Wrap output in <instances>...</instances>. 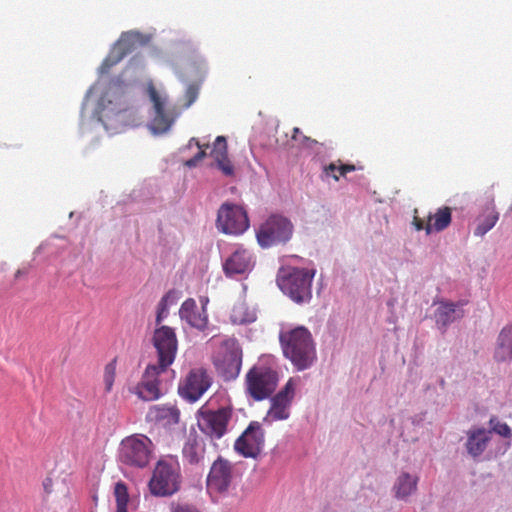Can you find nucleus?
<instances>
[{
    "instance_id": "obj_1",
    "label": "nucleus",
    "mask_w": 512,
    "mask_h": 512,
    "mask_svg": "<svg viewBox=\"0 0 512 512\" xmlns=\"http://www.w3.org/2000/svg\"><path fill=\"white\" fill-rule=\"evenodd\" d=\"M279 339L284 356L292 362L297 370H305L313 364L316 359V349L312 335L307 328L299 326L281 332Z\"/></svg>"
},
{
    "instance_id": "obj_2",
    "label": "nucleus",
    "mask_w": 512,
    "mask_h": 512,
    "mask_svg": "<svg viewBox=\"0 0 512 512\" xmlns=\"http://www.w3.org/2000/svg\"><path fill=\"white\" fill-rule=\"evenodd\" d=\"M182 482L181 469L173 457L160 459L149 481V490L157 497H168L180 490Z\"/></svg>"
},
{
    "instance_id": "obj_3",
    "label": "nucleus",
    "mask_w": 512,
    "mask_h": 512,
    "mask_svg": "<svg viewBox=\"0 0 512 512\" xmlns=\"http://www.w3.org/2000/svg\"><path fill=\"white\" fill-rule=\"evenodd\" d=\"M279 382L278 372L269 365L255 364L245 376V391L255 401L269 398Z\"/></svg>"
},
{
    "instance_id": "obj_4",
    "label": "nucleus",
    "mask_w": 512,
    "mask_h": 512,
    "mask_svg": "<svg viewBox=\"0 0 512 512\" xmlns=\"http://www.w3.org/2000/svg\"><path fill=\"white\" fill-rule=\"evenodd\" d=\"M154 452L151 439L144 434H133L124 438L119 447L121 463L135 468H145Z\"/></svg>"
},
{
    "instance_id": "obj_5",
    "label": "nucleus",
    "mask_w": 512,
    "mask_h": 512,
    "mask_svg": "<svg viewBox=\"0 0 512 512\" xmlns=\"http://www.w3.org/2000/svg\"><path fill=\"white\" fill-rule=\"evenodd\" d=\"M213 364L224 381L235 380L242 366V349L234 338L221 342L213 356Z\"/></svg>"
},
{
    "instance_id": "obj_6",
    "label": "nucleus",
    "mask_w": 512,
    "mask_h": 512,
    "mask_svg": "<svg viewBox=\"0 0 512 512\" xmlns=\"http://www.w3.org/2000/svg\"><path fill=\"white\" fill-rule=\"evenodd\" d=\"M314 270L290 268L278 279L280 289L296 303L309 301L312 297Z\"/></svg>"
},
{
    "instance_id": "obj_7",
    "label": "nucleus",
    "mask_w": 512,
    "mask_h": 512,
    "mask_svg": "<svg viewBox=\"0 0 512 512\" xmlns=\"http://www.w3.org/2000/svg\"><path fill=\"white\" fill-rule=\"evenodd\" d=\"M294 226L290 219L280 214L270 215L257 229L256 238L262 248L287 243L293 235Z\"/></svg>"
},
{
    "instance_id": "obj_8",
    "label": "nucleus",
    "mask_w": 512,
    "mask_h": 512,
    "mask_svg": "<svg viewBox=\"0 0 512 512\" xmlns=\"http://www.w3.org/2000/svg\"><path fill=\"white\" fill-rule=\"evenodd\" d=\"M147 94L154 110V115L149 123V129L155 135L164 134L170 130L177 115L173 109L166 107V95L160 94L152 82H149L147 85Z\"/></svg>"
},
{
    "instance_id": "obj_9",
    "label": "nucleus",
    "mask_w": 512,
    "mask_h": 512,
    "mask_svg": "<svg viewBox=\"0 0 512 512\" xmlns=\"http://www.w3.org/2000/svg\"><path fill=\"white\" fill-rule=\"evenodd\" d=\"M169 367H162L161 364H149L144 370L141 380L129 388L130 393L137 395L143 401H155L162 396L161 374Z\"/></svg>"
},
{
    "instance_id": "obj_10",
    "label": "nucleus",
    "mask_w": 512,
    "mask_h": 512,
    "mask_svg": "<svg viewBox=\"0 0 512 512\" xmlns=\"http://www.w3.org/2000/svg\"><path fill=\"white\" fill-rule=\"evenodd\" d=\"M232 417V410L227 407L215 411L202 407L198 411L199 429L211 439L222 438Z\"/></svg>"
},
{
    "instance_id": "obj_11",
    "label": "nucleus",
    "mask_w": 512,
    "mask_h": 512,
    "mask_svg": "<svg viewBox=\"0 0 512 512\" xmlns=\"http://www.w3.org/2000/svg\"><path fill=\"white\" fill-rule=\"evenodd\" d=\"M217 227L226 234H242L249 227L246 211L236 204H222L217 214Z\"/></svg>"
},
{
    "instance_id": "obj_12",
    "label": "nucleus",
    "mask_w": 512,
    "mask_h": 512,
    "mask_svg": "<svg viewBox=\"0 0 512 512\" xmlns=\"http://www.w3.org/2000/svg\"><path fill=\"white\" fill-rule=\"evenodd\" d=\"M152 342L157 352V364L169 367L174 362L178 349L174 330L165 325L155 329Z\"/></svg>"
},
{
    "instance_id": "obj_13",
    "label": "nucleus",
    "mask_w": 512,
    "mask_h": 512,
    "mask_svg": "<svg viewBox=\"0 0 512 512\" xmlns=\"http://www.w3.org/2000/svg\"><path fill=\"white\" fill-rule=\"evenodd\" d=\"M234 480L233 464L219 456L211 465L207 476V490L210 493L228 492Z\"/></svg>"
},
{
    "instance_id": "obj_14",
    "label": "nucleus",
    "mask_w": 512,
    "mask_h": 512,
    "mask_svg": "<svg viewBox=\"0 0 512 512\" xmlns=\"http://www.w3.org/2000/svg\"><path fill=\"white\" fill-rule=\"evenodd\" d=\"M212 377L202 367L193 368L179 385L180 395L190 402L197 401L211 386Z\"/></svg>"
},
{
    "instance_id": "obj_15",
    "label": "nucleus",
    "mask_w": 512,
    "mask_h": 512,
    "mask_svg": "<svg viewBox=\"0 0 512 512\" xmlns=\"http://www.w3.org/2000/svg\"><path fill=\"white\" fill-rule=\"evenodd\" d=\"M264 445V431L260 423L253 421L237 438L234 449L245 458H257Z\"/></svg>"
},
{
    "instance_id": "obj_16",
    "label": "nucleus",
    "mask_w": 512,
    "mask_h": 512,
    "mask_svg": "<svg viewBox=\"0 0 512 512\" xmlns=\"http://www.w3.org/2000/svg\"><path fill=\"white\" fill-rule=\"evenodd\" d=\"M295 394V382L290 378L285 386L271 398V406L267 413V418L273 421L286 420L289 415V408Z\"/></svg>"
},
{
    "instance_id": "obj_17",
    "label": "nucleus",
    "mask_w": 512,
    "mask_h": 512,
    "mask_svg": "<svg viewBox=\"0 0 512 512\" xmlns=\"http://www.w3.org/2000/svg\"><path fill=\"white\" fill-rule=\"evenodd\" d=\"M136 37L133 33H123L119 40L113 45L109 54L103 60L100 66L102 74L109 73L110 69L117 65L130 54L135 48Z\"/></svg>"
},
{
    "instance_id": "obj_18",
    "label": "nucleus",
    "mask_w": 512,
    "mask_h": 512,
    "mask_svg": "<svg viewBox=\"0 0 512 512\" xmlns=\"http://www.w3.org/2000/svg\"><path fill=\"white\" fill-rule=\"evenodd\" d=\"M255 265V257L246 248L238 247L224 262L223 270L227 276L250 272Z\"/></svg>"
},
{
    "instance_id": "obj_19",
    "label": "nucleus",
    "mask_w": 512,
    "mask_h": 512,
    "mask_svg": "<svg viewBox=\"0 0 512 512\" xmlns=\"http://www.w3.org/2000/svg\"><path fill=\"white\" fill-rule=\"evenodd\" d=\"M180 420V411L175 405L162 404L151 406L146 414L148 423L171 426L178 424Z\"/></svg>"
},
{
    "instance_id": "obj_20",
    "label": "nucleus",
    "mask_w": 512,
    "mask_h": 512,
    "mask_svg": "<svg viewBox=\"0 0 512 512\" xmlns=\"http://www.w3.org/2000/svg\"><path fill=\"white\" fill-rule=\"evenodd\" d=\"M466 303V301H459L458 303L449 301L440 302L435 312L437 325L445 329L454 321L461 319L464 316V310L461 309V307L466 305Z\"/></svg>"
},
{
    "instance_id": "obj_21",
    "label": "nucleus",
    "mask_w": 512,
    "mask_h": 512,
    "mask_svg": "<svg viewBox=\"0 0 512 512\" xmlns=\"http://www.w3.org/2000/svg\"><path fill=\"white\" fill-rule=\"evenodd\" d=\"M104 116L111 114H119L128 109L129 99L120 88H109L105 95L101 98Z\"/></svg>"
},
{
    "instance_id": "obj_22",
    "label": "nucleus",
    "mask_w": 512,
    "mask_h": 512,
    "mask_svg": "<svg viewBox=\"0 0 512 512\" xmlns=\"http://www.w3.org/2000/svg\"><path fill=\"white\" fill-rule=\"evenodd\" d=\"M467 436L466 449L471 456L477 457L487 448L491 440V431L484 428H476L469 430Z\"/></svg>"
},
{
    "instance_id": "obj_23",
    "label": "nucleus",
    "mask_w": 512,
    "mask_h": 512,
    "mask_svg": "<svg viewBox=\"0 0 512 512\" xmlns=\"http://www.w3.org/2000/svg\"><path fill=\"white\" fill-rule=\"evenodd\" d=\"M179 315L182 320H185L190 326L199 330L205 329L207 325V316L198 311L197 304L192 298L182 303Z\"/></svg>"
},
{
    "instance_id": "obj_24",
    "label": "nucleus",
    "mask_w": 512,
    "mask_h": 512,
    "mask_svg": "<svg viewBox=\"0 0 512 512\" xmlns=\"http://www.w3.org/2000/svg\"><path fill=\"white\" fill-rule=\"evenodd\" d=\"M494 358L498 362L512 361V324L504 326L500 331Z\"/></svg>"
},
{
    "instance_id": "obj_25",
    "label": "nucleus",
    "mask_w": 512,
    "mask_h": 512,
    "mask_svg": "<svg viewBox=\"0 0 512 512\" xmlns=\"http://www.w3.org/2000/svg\"><path fill=\"white\" fill-rule=\"evenodd\" d=\"M183 458L190 464H198L204 459L205 443L197 435H189L183 450Z\"/></svg>"
},
{
    "instance_id": "obj_26",
    "label": "nucleus",
    "mask_w": 512,
    "mask_h": 512,
    "mask_svg": "<svg viewBox=\"0 0 512 512\" xmlns=\"http://www.w3.org/2000/svg\"><path fill=\"white\" fill-rule=\"evenodd\" d=\"M452 221V211L450 207H441L433 215L428 216L425 231L430 234L432 231L440 232L446 229Z\"/></svg>"
},
{
    "instance_id": "obj_27",
    "label": "nucleus",
    "mask_w": 512,
    "mask_h": 512,
    "mask_svg": "<svg viewBox=\"0 0 512 512\" xmlns=\"http://www.w3.org/2000/svg\"><path fill=\"white\" fill-rule=\"evenodd\" d=\"M499 220V213L494 206L486 207L483 212L476 218V228L474 235L482 237L490 231Z\"/></svg>"
},
{
    "instance_id": "obj_28",
    "label": "nucleus",
    "mask_w": 512,
    "mask_h": 512,
    "mask_svg": "<svg viewBox=\"0 0 512 512\" xmlns=\"http://www.w3.org/2000/svg\"><path fill=\"white\" fill-rule=\"evenodd\" d=\"M418 478L403 472L397 478L394 490L396 497L404 499L414 493L417 489Z\"/></svg>"
},
{
    "instance_id": "obj_29",
    "label": "nucleus",
    "mask_w": 512,
    "mask_h": 512,
    "mask_svg": "<svg viewBox=\"0 0 512 512\" xmlns=\"http://www.w3.org/2000/svg\"><path fill=\"white\" fill-rule=\"evenodd\" d=\"M114 495L116 499V512H127V504L129 501L128 489L124 482H117L114 487Z\"/></svg>"
},
{
    "instance_id": "obj_30",
    "label": "nucleus",
    "mask_w": 512,
    "mask_h": 512,
    "mask_svg": "<svg viewBox=\"0 0 512 512\" xmlns=\"http://www.w3.org/2000/svg\"><path fill=\"white\" fill-rule=\"evenodd\" d=\"M193 144L197 146L199 151L194 157L185 162V165L189 168L195 167L206 156V148H208V144L202 145L196 138L189 140L188 147H191Z\"/></svg>"
},
{
    "instance_id": "obj_31",
    "label": "nucleus",
    "mask_w": 512,
    "mask_h": 512,
    "mask_svg": "<svg viewBox=\"0 0 512 512\" xmlns=\"http://www.w3.org/2000/svg\"><path fill=\"white\" fill-rule=\"evenodd\" d=\"M116 377V360H112L106 364L103 374V382L105 385V391L111 392Z\"/></svg>"
},
{
    "instance_id": "obj_32",
    "label": "nucleus",
    "mask_w": 512,
    "mask_h": 512,
    "mask_svg": "<svg viewBox=\"0 0 512 512\" xmlns=\"http://www.w3.org/2000/svg\"><path fill=\"white\" fill-rule=\"evenodd\" d=\"M210 154L214 159L228 155L227 154V141L224 136H218L215 139L214 144H213V149Z\"/></svg>"
},
{
    "instance_id": "obj_33",
    "label": "nucleus",
    "mask_w": 512,
    "mask_h": 512,
    "mask_svg": "<svg viewBox=\"0 0 512 512\" xmlns=\"http://www.w3.org/2000/svg\"><path fill=\"white\" fill-rule=\"evenodd\" d=\"M492 431L497 433L498 435L510 438L512 436V430L506 423H501L496 420L495 417H492L489 421Z\"/></svg>"
},
{
    "instance_id": "obj_34",
    "label": "nucleus",
    "mask_w": 512,
    "mask_h": 512,
    "mask_svg": "<svg viewBox=\"0 0 512 512\" xmlns=\"http://www.w3.org/2000/svg\"><path fill=\"white\" fill-rule=\"evenodd\" d=\"M216 161L217 168L221 170V172L225 176H233L234 175V166L230 159L228 158V155L222 156L220 158L214 159Z\"/></svg>"
},
{
    "instance_id": "obj_35",
    "label": "nucleus",
    "mask_w": 512,
    "mask_h": 512,
    "mask_svg": "<svg viewBox=\"0 0 512 512\" xmlns=\"http://www.w3.org/2000/svg\"><path fill=\"white\" fill-rule=\"evenodd\" d=\"M199 89L196 85H189L185 92L186 106H190L198 97Z\"/></svg>"
},
{
    "instance_id": "obj_36",
    "label": "nucleus",
    "mask_w": 512,
    "mask_h": 512,
    "mask_svg": "<svg viewBox=\"0 0 512 512\" xmlns=\"http://www.w3.org/2000/svg\"><path fill=\"white\" fill-rule=\"evenodd\" d=\"M168 314L166 297L162 298L158 304L156 323L160 324L164 317Z\"/></svg>"
},
{
    "instance_id": "obj_37",
    "label": "nucleus",
    "mask_w": 512,
    "mask_h": 512,
    "mask_svg": "<svg viewBox=\"0 0 512 512\" xmlns=\"http://www.w3.org/2000/svg\"><path fill=\"white\" fill-rule=\"evenodd\" d=\"M339 172V165H336L335 163H330L329 165L324 167V173L327 176H332L334 180H339V175H337L335 172Z\"/></svg>"
},
{
    "instance_id": "obj_38",
    "label": "nucleus",
    "mask_w": 512,
    "mask_h": 512,
    "mask_svg": "<svg viewBox=\"0 0 512 512\" xmlns=\"http://www.w3.org/2000/svg\"><path fill=\"white\" fill-rule=\"evenodd\" d=\"M172 512H200L196 507L190 505H177Z\"/></svg>"
},
{
    "instance_id": "obj_39",
    "label": "nucleus",
    "mask_w": 512,
    "mask_h": 512,
    "mask_svg": "<svg viewBox=\"0 0 512 512\" xmlns=\"http://www.w3.org/2000/svg\"><path fill=\"white\" fill-rule=\"evenodd\" d=\"M355 166L352 164H340L339 165V175L345 176L347 173L355 171Z\"/></svg>"
},
{
    "instance_id": "obj_40",
    "label": "nucleus",
    "mask_w": 512,
    "mask_h": 512,
    "mask_svg": "<svg viewBox=\"0 0 512 512\" xmlns=\"http://www.w3.org/2000/svg\"><path fill=\"white\" fill-rule=\"evenodd\" d=\"M413 224L416 228V230L420 231V230H425V226L426 224H424V221L422 219H420L419 217L415 216L414 219H413Z\"/></svg>"
},
{
    "instance_id": "obj_41",
    "label": "nucleus",
    "mask_w": 512,
    "mask_h": 512,
    "mask_svg": "<svg viewBox=\"0 0 512 512\" xmlns=\"http://www.w3.org/2000/svg\"><path fill=\"white\" fill-rule=\"evenodd\" d=\"M300 133H301L300 129H299V128H297V127H295V128L293 129V135H292V138H293V139H296V138H297V135H298V134H300Z\"/></svg>"
},
{
    "instance_id": "obj_42",
    "label": "nucleus",
    "mask_w": 512,
    "mask_h": 512,
    "mask_svg": "<svg viewBox=\"0 0 512 512\" xmlns=\"http://www.w3.org/2000/svg\"><path fill=\"white\" fill-rule=\"evenodd\" d=\"M21 274H22V271L17 270V272L15 273V278H18Z\"/></svg>"
}]
</instances>
